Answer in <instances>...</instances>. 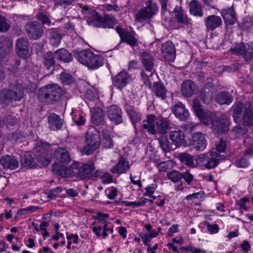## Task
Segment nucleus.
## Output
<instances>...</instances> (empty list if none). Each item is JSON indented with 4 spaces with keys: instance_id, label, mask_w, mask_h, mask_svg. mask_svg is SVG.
Masks as SVG:
<instances>
[{
    "instance_id": "nucleus-1",
    "label": "nucleus",
    "mask_w": 253,
    "mask_h": 253,
    "mask_svg": "<svg viewBox=\"0 0 253 253\" xmlns=\"http://www.w3.org/2000/svg\"><path fill=\"white\" fill-rule=\"evenodd\" d=\"M79 6L81 13L86 18V22L89 25L103 28H112L116 23V19L112 16L106 15L102 17L88 5L80 3Z\"/></svg>"
},
{
    "instance_id": "nucleus-2",
    "label": "nucleus",
    "mask_w": 253,
    "mask_h": 253,
    "mask_svg": "<svg viewBox=\"0 0 253 253\" xmlns=\"http://www.w3.org/2000/svg\"><path fill=\"white\" fill-rule=\"evenodd\" d=\"M63 94V90L59 85L48 84L40 89L38 91V97L42 102L52 104L58 101Z\"/></svg>"
},
{
    "instance_id": "nucleus-3",
    "label": "nucleus",
    "mask_w": 253,
    "mask_h": 253,
    "mask_svg": "<svg viewBox=\"0 0 253 253\" xmlns=\"http://www.w3.org/2000/svg\"><path fill=\"white\" fill-rule=\"evenodd\" d=\"M77 60L88 69L94 70L103 65L102 57L94 54L90 50H83L74 52Z\"/></svg>"
},
{
    "instance_id": "nucleus-4",
    "label": "nucleus",
    "mask_w": 253,
    "mask_h": 253,
    "mask_svg": "<svg viewBox=\"0 0 253 253\" xmlns=\"http://www.w3.org/2000/svg\"><path fill=\"white\" fill-rule=\"evenodd\" d=\"M221 156L216 151H211L207 154L202 155L195 159L197 164L207 169L215 168L219 163Z\"/></svg>"
},
{
    "instance_id": "nucleus-5",
    "label": "nucleus",
    "mask_w": 253,
    "mask_h": 253,
    "mask_svg": "<svg viewBox=\"0 0 253 253\" xmlns=\"http://www.w3.org/2000/svg\"><path fill=\"white\" fill-rule=\"evenodd\" d=\"M24 89L21 84L15 85L12 89L3 90L0 94V103L7 104L11 100H19L23 96Z\"/></svg>"
},
{
    "instance_id": "nucleus-6",
    "label": "nucleus",
    "mask_w": 253,
    "mask_h": 253,
    "mask_svg": "<svg viewBox=\"0 0 253 253\" xmlns=\"http://www.w3.org/2000/svg\"><path fill=\"white\" fill-rule=\"evenodd\" d=\"M78 162H74L69 167L54 163L52 165V169L54 173L62 177L74 176L78 178Z\"/></svg>"
},
{
    "instance_id": "nucleus-7",
    "label": "nucleus",
    "mask_w": 253,
    "mask_h": 253,
    "mask_svg": "<svg viewBox=\"0 0 253 253\" xmlns=\"http://www.w3.org/2000/svg\"><path fill=\"white\" fill-rule=\"evenodd\" d=\"M78 169V178L80 179H93L102 173L100 170L93 172L94 165L91 162L81 165L79 163Z\"/></svg>"
},
{
    "instance_id": "nucleus-8",
    "label": "nucleus",
    "mask_w": 253,
    "mask_h": 253,
    "mask_svg": "<svg viewBox=\"0 0 253 253\" xmlns=\"http://www.w3.org/2000/svg\"><path fill=\"white\" fill-rule=\"evenodd\" d=\"M158 7L151 0L146 2V6L141 9L135 15V18L138 22H143L151 19L157 12Z\"/></svg>"
},
{
    "instance_id": "nucleus-9",
    "label": "nucleus",
    "mask_w": 253,
    "mask_h": 253,
    "mask_svg": "<svg viewBox=\"0 0 253 253\" xmlns=\"http://www.w3.org/2000/svg\"><path fill=\"white\" fill-rule=\"evenodd\" d=\"M25 29L28 37L32 40H38L43 35L42 26L38 21L28 23L25 25Z\"/></svg>"
},
{
    "instance_id": "nucleus-10",
    "label": "nucleus",
    "mask_w": 253,
    "mask_h": 253,
    "mask_svg": "<svg viewBox=\"0 0 253 253\" xmlns=\"http://www.w3.org/2000/svg\"><path fill=\"white\" fill-rule=\"evenodd\" d=\"M230 119L226 114H222L217 117L211 126V128L215 131L226 132L229 129Z\"/></svg>"
},
{
    "instance_id": "nucleus-11",
    "label": "nucleus",
    "mask_w": 253,
    "mask_h": 253,
    "mask_svg": "<svg viewBox=\"0 0 253 253\" xmlns=\"http://www.w3.org/2000/svg\"><path fill=\"white\" fill-rule=\"evenodd\" d=\"M161 53L164 59L169 62H172L176 56L175 48L171 42L167 41L164 43L161 47Z\"/></svg>"
},
{
    "instance_id": "nucleus-12",
    "label": "nucleus",
    "mask_w": 253,
    "mask_h": 253,
    "mask_svg": "<svg viewBox=\"0 0 253 253\" xmlns=\"http://www.w3.org/2000/svg\"><path fill=\"white\" fill-rule=\"evenodd\" d=\"M107 115L109 120L116 125L123 122L122 111L121 108L117 105L110 106L107 110Z\"/></svg>"
},
{
    "instance_id": "nucleus-13",
    "label": "nucleus",
    "mask_w": 253,
    "mask_h": 253,
    "mask_svg": "<svg viewBox=\"0 0 253 253\" xmlns=\"http://www.w3.org/2000/svg\"><path fill=\"white\" fill-rule=\"evenodd\" d=\"M191 145L197 150H204L207 146L205 134L200 132L194 133L192 136Z\"/></svg>"
},
{
    "instance_id": "nucleus-14",
    "label": "nucleus",
    "mask_w": 253,
    "mask_h": 253,
    "mask_svg": "<svg viewBox=\"0 0 253 253\" xmlns=\"http://www.w3.org/2000/svg\"><path fill=\"white\" fill-rule=\"evenodd\" d=\"M131 81V77L126 71H122L113 79V84L118 88L122 89Z\"/></svg>"
},
{
    "instance_id": "nucleus-15",
    "label": "nucleus",
    "mask_w": 253,
    "mask_h": 253,
    "mask_svg": "<svg viewBox=\"0 0 253 253\" xmlns=\"http://www.w3.org/2000/svg\"><path fill=\"white\" fill-rule=\"evenodd\" d=\"M16 53L21 58H26L29 56L28 42L26 39H18L16 43Z\"/></svg>"
},
{
    "instance_id": "nucleus-16",
    "label": "nucleus",
    "mask_w": 253,
    "mask_h": 253,
    "mask_svg": "<svg viewBox=\"0 0 253 253\" xmlns=\"http://www.w3.org/2000/svg\"><path fill=\"white\" fill-rule=\"evenodd\" d=\"M205 24L207 31H213L222 25V21L220 17L211 15L205 18Z\"/></svg>"
},
{
    "instance_id": "nucleus-17",
    "label": "nucleus",
    "mask_w": 253,
    "mask_h": 253,
    "mask_svg": "<svg viewBox=\"0 0 253 253\" xmlns=\"http://www.w3.org/2000/svg\"><path fill=\"white\" fill-rule=\"evenodd\" d=\"M214 93V88L213 84H207L201 91V99L203 103L208 104L212 101Z\"/></svg>"
},
{
    "instance_id": "nucleus-18",
    "label": "nucleus",
    "mask_w": 253,
    "mask_h": 253,
    "mask_svg": "<svg viewBox=\"0 0 253 253\" xmlns=\"http://www.w3.org/2000/svg\"><path fill=\"white\" fill-rule=\"evenodd\" d=\"M49 128L50 130H58L61 129L64 120L55 113H51L47 117Z\"/></svg>"
},
{
    "instance_id": "nucleus-19",
    "label": "nucleus",
    "mask_w": 253,
    "mask_h": 253,
    "mask_svg": "<svg viewBox=\"0 0 253 253\" xmlns=\"http://www.w3.org/2000/svg\"><path fill=\"white\" fill-rule=\"evenodd\" d=\"M12 42L7 37H0V56L6 57L12 51Z\"/></svg>"
},
{
    "instance_id": "nucleus-20",
    "label": "nucleus",
    "mask_w": 253,
    "mask_h": 253,
    "mask_svg": "<svg viewBox=\"0 0 253 253\" xmlns=\"http://www.w3.org/2000/svg\"><path fill=\"white\" fill-rule=\"evenodd\" d=\"M0 163L5 169H15L19 166V162L14 156L6 155L0 159Z\"/></svg>"
},
{
    "instance_id": "nucleus-21",
    "label": "nucleus",
    "mask_w": 253,
    "mask_h": 253,
    "mask_svg": "<svg viewBox=\"0 0 253 253\" xmlns=\"http://www.w3.org/2000/svg\"><path fill=\"white\" fill-rule=\"evenodd\" d=\"M116 30L123 42H126L132 47L137 45V40L129 32L119 27L116 28Z\"/></svg>"
},
{
    "instance_id": "nucleus-22",
    "label": "nucleus",
    "mask_w": 253,
    "mask_h": 253,
    "mask_svg": "<svg viewBox=\"0 0 253 253\" xmlns=\"http://www.w3.org/2000/svg\"><path fill=\"white\" fill-rule=\"evenodd\" d=\"M172 111L175 116L181 121L187 120L189 116L188 111L181 102L175 104L173 106Z\"/></svg>"
},
{
    "instance_id": "nucleus-23",
    "label": "nucleus",
    "mask_w": 253,
    "mask_h": 253,
    "mask_svg": "<svg viewBox=\"0 0 253 253\" xmlns=\"http://www.w3.org/2000/svg\"><path fill=\"white\" fill-rule=\"evenodd\" d=\"M141 62L146 71L152 72L154 69V60L152 56L147 52H143L141 54Z\"/></svg>"
},
{
    "instance_id": "nucleus-24",
    "label": "nucleus",
    "mask_w": 253,
    "mask_h": 253,
    "mask_svg": "<svg viewBox=\"0 0 253 253\" xmlns=\"http://www.w3.org/2000/svg\"><path fill=\"white\" fill-rule=\"evenodd\" d=\"M196 88V84L191 80H186L181 86V92L185 97L191 96Z\"/></svg>"
},
{
    "instance_id": "nucleus-25",
    "label": "nucleus",
    "mask_w": 253,
    "mask_h": 253,
    "mask_svg": "<svg viewBox=\"0 0 253 253\" xmlns=\"http://www.w3.org/2000/svg\"><path fill=\"white\" fill-rule=\"evenodd\" d=\"M129 168L128 162L124 158H121L117 165L111 169L113 173L121 174L125 173Z\"/></svg>"
},
{
    "instance_id": "nucleus-26",
    "label": "nucleus",
    "mask_w": 253,
    "mask_h": 253,
    "mask_svg": "<svg viewBox=\"0 0 253 253\" xmlns=\"http://www.w3.org/2000/svg\"><path fill=\"white\" fill-rule=\"evenodd\" d=\"M85 140L86 144H100L98 131L94 127H89L86 133Z\"/></svg>"
},
{
    "instance_id": "nucleus-27",
    "label": "nucleus",
    "mask_w": 253,
    "mask_h": 253,
    "mask_svg": "<svg viewBox=\"0 0 253 253\" xmlns=\"http://www.w3.org/2000/svg\"><path fill=\"white\" fill-rule=\"evenodd\" d=\"M156 117L153 115H149L147 116V119L143 121L142 127L147 129L149 133L152 134L156 133L155 128Z\"/></svg>"
},
{
    "instance_id": "nucleus-28",
    "label": "nucleus",
    "mask_w": 253,
    "mask_h": 253,
    "mask_svg": "<svg viewBox=\"0 0 253 253\" xmlns=\"http://www.w3.org/2000/svg\"><path fill=\"white\" fill-rule=\"evenodd\" d=\"M54 155L55 158L59 162L68 164L71 161L68 152L64 148L60 147L56 149Z\"/></svg>"
},
{
    "instance_id": "nucleus-29",
    "label": "nucleus",
    "mask_w": 253,
    "mask_h": 253,
    "mask_svg": "<svg viewBox=\"0 0 253 253\" xmlns=\"http://www.w3.org/2000/svg\"><path fill=\"white\" fill-rule=\"evenodd\" d=\"M221 13L226 25H233L237 21V17L233 8L223 10Z\"/></svg>"
},
{
    "instance_id": "nucleus-30",
    "label": "nucleus",
    "mask_w": 253,
    "mask_h": 253,
    "mask_svg": "<svg viewBox=\"0 0 253 253\" xmlns=\"http://www.w3.org/2000/svg\"><path fill=\"white\" fill-rule=\"evenodd\" d=\"M243 120L246 125L253 124V106L250 102L247 104L245 107Z\"/></svg>"
},
{
    "instance_id": "nucleus-31",
    "label": "nucleus",
    "mask_w": 253,
    "mask_h": 253,
    "mask_svg": "<svg viewBox=\"0 0 253 253\" xmlns=\"http://www.w3.org/2000/svg\"><path fill=\"white\" fill-rule=\"evenodd\" d=\"M189 11L195 16L202 17L204 15L202 4L196 0H193L190 2Z\"/></svg>"
},
{
    "instance_id": "nucleus-32",
    "label": "nucleus",
    "mask_w": 253,
    "mask_h": 253,
    "mask_svg": "<svg viewBox=\"0 0 253 253\" xmlns=\"http://www.w3.org/2000/svg\"><path fill=\"white\" fill-rule=\"evenodd\" d=\"M156 132L158 131L163 134L166 133L168 130L169 129V122L167 119L163 117H160L156 121Z\"/></svg>"
},
{
    "instance_id": "nucleus-33",
    "label": "nucleus",
    "mask_w": 253,
    "mask_h": 253,
    "mask_svg": "<svg viewBox=\"0 0 253 253\" xmlns=\"http://www.w3.org/2000/svg\"><path fill=\"white\" fill-rule=\"evenodd\" d=\"M216 101L220 105H229L233 101V97L229 92L222 91L217 95Z\"/></svg>"
},
{
    "instance_id": "nucleus-34",
    "label": "nucleus",
    "mask_w": 253,
    "mask_h": 253,
    "mask_svg": "<svg viewBox=\"0 0 253 253\" xmlns=\"http://www.w3.org/2000/svg\"><path fill=\"white\" fill-rule=\"evenodd\" d=\"M152 92L158 97L165 99L166 97L167 90L163 84L160 83H155L152 88Z\"/></svg>"
},
{
    "instance_id": "nucleus-35",
    "label": "nucleus",
    "mask_w": 253,
    "mask_h": 253,
    "mask_svg": "<svg viewBox=\"0 0 253 253\" xmlns=\"http://www.w3.org/2000/svg\"><path fill=\"white\" fill-rule=\"evenodd\" d=\"M54 57L64 62H69L72 60V55L67 50L62 48L54 53Z\"/></svg>"
},
{
    "instance_id": "nucleus-36",
    "label": "nucleus",
    "mask_w": 253,
    "mask_h": 253,
    "mask_svg": "<svg viewBox=\"0 0 253 253\" xmlns=\"http://www.w3.org/2000/svg\"><path fill=\"white\" fill-rule=\"evenodd\" d=\"M126 110L133 124L138 123L141 120V115L135 110L134 106L126 104Z\"/></svg>"
},
{
    "instance_id": "nucleus-37",
    "label": "nucleus",
    "mask_w": 253,
    "mask_h": 253,
    "mask_svg": "<svg viewBox=\"0 0 253 253\" xmlns=\"http://www.w3.org/2000/svg\"><path fill=\"white\" fill-rule=\"evenodd\" d=\"M184 133L180 130L172 131L169 133V138L176 145L179 146L184 139Z\"/></svg>"
},
{
    "instance_id": "nucleus-38",
    "label": "nucleus",
    "mask_w": 253,
    "mask_h": 253,
    "mask_svg": "<svg viewBox=\"0 0 253 253\" xmlns=\"http://www.w3.org/2000/svg\"><path fill=\"white\" fill-rule=\"evenodd\" d=\"M178 158L180 162L190 168L195 167L194 157L189 154L184 152L179 154Z\"/></svg>"
},
{
    "instance_id": "nucleus-39",
    "label": "nucleus",
    "mask_w": 253,
    "mask_h": 253,
    "mask_svg": "<svg viewBox=\"0 0 253 253\" xmlns=\"http://www.w3.org/2000/svg\"><path fill=\"white\" fill-rule=\"evenodd\" d=\"M174 12L178 22L184 24H189V20L181 7H176L174 9Z\"/></svg>"
},
{
    "instance_id": "nucleus-40",
    "label": "nucleus",
    "mask_w": 253,
    "mask_h": 253,
    "mask_svg": "<svg viewBox=\"0 0 253 253\" xmlns=\"http://www.w3.org/2000/svg\"><path fill=\"white\" fill-rule=\"evenodd\" d=\"M103 120L102 110L99 108H94L92 111L91 121L95 126H99L101 124Z\"/></svg>"
},
{
    "instance_id": "nucleus-41",
    "label": "nucleus",
    "mask_w": 253,
    "mask_h": 253,
    "mask_svg": "<svg viewBox=\"0 0 253 253\" xmlns=\"http://www.w3.org/2000/svg\"><path fill=\"white\" fill-rule=\"evenodd\" d=\"M21 164L22 167L27 168H33L35 167L34 159L28 152L25 153L22 157Z\"/></svg>"
},
{
    "instance_id": "nucleus-42",
    "label": "nucleus",
    "mask_w": 253,
    "mask_h": 253,
    "mask_svg": "<svg viewBox=\"0 0 253 253\" xmlns=\"http://www.w3.org/2000/svg\"><path fill=\"white\" fill-rule=\"evenodd\" d=\"M244 108V104L241 102L235 103L233 106V117L235 122H238L241 116Z\"/></svg>"
},
{
    "instance_id": "nucleus-43",
    "label": "nucleus",
    "mask_w": 253,
    "mask_h": 253,
    "mask_svg": "<svg viewBox=\"0 0 253 253\" xmlns=\"http://www.w3.org/2000/svg\"><path fill=\"white\" fill-rule=\"evenodd\" d=\"M62 35L57 30H52L49 31L50 43L53 46H57L60 42Z\"/></svg>"
},
{
    "instance_id": "nucleus-44",
    "label": "nucleus",
    "mask_w": 253,
    "mask_h": 253,
    "mask_svg": "<svg viewBox=\"0 0 253 253\" xmlns=\"http://www.w3.org/2000/svg\"><path fill=\"white\" fill-rule=\"evenodd\" d=\"M44 66L47 70H49L54 64V59L51 52H48L44 55L43 60Z\"/></svg>"
},
{
    "instance_id": "nucleus-45",
    "label": "nucleus",
    "mask_w": 253,
    "mask_h": 253,
    "mask_svg": "<svg viewBox=\"0 0 253 253\" xmlns=\"http://www.w3.org/2000/svg\"><path fill=\"white\" fill-rule=\"evenodd\" d=\"M17 123V120L11 116H5L3 119V126H6L9 129H13Z\"/></svg>"
},
{
    "instance_id": "nucleus-46",
    "label": "nucleus",
    "mask_w": 253,
    "mask_h": 253,
    "mask_svg": "<svg viewBox=\"0 0 253 253\" xmlns=\"http://www.w3.org/2000/svg\"><path fill=\"white\" fill-rule=\"evenodd\" d=\"M100 143H95V144H86L82 150V153L85 155H90L94 152L99 147Z\"/></svg>"
},
{
    "instance_id": "nucleus-47",
    "label": "nucleus",
    "mask_w": 253,
    "mask_h": 253,
    "mask_svg": "<svg viewBox=\"0 0 253 253\" xmlns=\"http://www.w3.org/2000/svg\"><path fill=\"white\" fill-rule=\"evenodd\" d=\"M203 122L207 125H211L212 126L213 122L216 119L215 114L212 112H207L205 115L203 116Z\"/></svg>"
},
{
    "instance_id": "nucleus-48",
    "label": "nucleus",
    "mask_w": 253,
    "mask_h": 253,
    "mask_svg": "<svg viewBox=\"0 0 253 253\" xmlns=\"http://www.w3.org/2000/svg\"><path fill=\"white\" fill-rule=\"evenodd\" d=\"M173 164L170 161H167L160 163L157 165L158 169L160 172H167L168 170L172 169Z\"/></svg>"
},
{
    "instance_id": "nucleus-49",
    "label": "nucleus",
    "mask_w": 253,
    "mask_h": 253,
    "mask_svg": "<svg viewBox=\"0 0 253 253\" xmlns=\"http://www.w3.org/2000/svg\"><path fill=\"white\" fill-rule=\"evenodd\" d=\"M159 143L160 147L164 152H168L169 150V144L168 138L164 136H161L159 138Z\"/></svg>"
},
{
    "instance_id": "nucleus-50",
    "label": "nucleus",
    "mask_w": 253,
    "mask_h": 253,
    "mask_svg": "<svg viewBox=\"0 0 253 253\" xmlns=\"http://www.w3.org/2000/svg\"><path fill=\"white\" fill-rule=\"evenodd\" d=\"M192 106L197 115L200 117H203L204 112L202 110L200 102L198 99L193 100Z\"/></svg>"
},
{
    "instance_id": "nucleus-51",
    "label": "nucleus",
    "mask_w": 253,
    "mask_h": 253,
    "mask_svg": "<svg viewBox=\"0 0 253 253\" xmlns=\"http://www.w3.org/2000/svg\"><path fill=\"white\" fill-rule=\"evenodd\" d=\"M167 176L173 182H178L182 177V173L176 170H172L168 172Z\"/></svg>"
},
{
    "instance_id": "nucleus-52",
    "label": "nucleus",
    "mask_w": 253,
    "mask_h": 253,
    "mask_svg": "<svg viewBox=\"0 0 253 253\" xmlns=\"http://www.w3.org/2000/svg\"><path fill=\"white\" fill-rule=\"evenodd\" d=\"M10 28V25L7 22L6 18L0 15V32H6Z\"/></svg>"
},
{
    "instance_id": "nucleus-53",
    "label": "nucleus",
    "mask_w": 253,
    "mask_h": 253,
    "mask_svg": "<svg viewBox=\"0 0 253 253\" xmlns=\"http://www.w3.org/2000/svg\"><path fill=\"white\" fill-rule=\"evenodd\" d=\"M49 144L46 143H41L37 146L35 150L37 152H41L42 154L43 153L44 158H45L46 154L48 152L47 149L49 148Z\"/></svg>"
},
{
    "instance_id": "nucleus-54",
    "label": "nucleus",
    "mask_w": 253,
    "mask_h": 253,
    "mask_svg": "<svg viewBox=\"0 0 253 253\" xmlns=\"http://www.w3.org/2000/svg\"><path fill=\"white\" fill-rule=\"evenodd\" d=\"M121 203L122 205L127 207H136L143 206L145 201L144 200H139L135 202H127L126 201H122Z\"/></svg>"
},
{
    "instance_id": "nucleus-55",
    "label": "nucleus",
    "mask_w": 253,
    "mask_h": 253,
    "mask_svg": "<svg viewBox=\"0 0 253 253\" xmlns=\"http://www.w3.org/2000/svg\"><path fill=\"white\" fill-rule=\"evenodd\" d=\"M60 79L62 82L65 84H69L72 83V76L66 73H62L60 75Z\"/></svg>"
},
{
    "instance_id": "nucleus-56",
    "label": "nucleus",
    "mask_w": 253,
    "mask_h": 253,
    "mask_svg": "<svg viewBox=\"0 0 253 253\" xmlns=\"http://www.w3.org/2000/svg\"><path fill=\"white\" fill-rule=\"evenodd\" d=\"M102 173L98 175V177H100L102 182L104 184L111 183L113 181V177L112 175L107 172H104L101 171Z\"/></svg>"
},
{
    "instance_id": "nucleus-57",
    "label": "nucleus",
    "mask_w": 253,
    "mask_h": 253,
    "mask_svg": "<svg viewBox=\"0 0 253 253\" xmlns=\"http://www.w3.org/2000/svg\"><path fill=\"white\" fill-rule=\"evenodd\" d=\"M249 199L247 197L242 198L237 202V209L240 210L247 211L248 210V208L246 206V203L249 202Z\"/></svg>"
},
{
    "instance_id": "nucleus-58",
    "label": "nucleus",
    "mask_w": 253,
    "mask_h": 253,
    "mask_svg": "<svg viewBox=\"0 0 253 253\" xmlns=\"http://www.w3.org/2000/svg\"><path fill=\"white\" fill-rule=\"evenodd\" d=\"M38 18L43 25L45 24L48 26L51 25V22L49 17L43 13H40L38 14Z\"/></svg>"
},
{
    "instance_id": "nucleus-59",
    "label": "nucleus",
    "mask_w": 253,
    "mask_h": 253,
    "mask_svg": "<svg viewBox=\"0 0 253 253\" xmlns=\"http://www.w3.org/2000/svg\"><path fill=\"white\" fill-rule=\"evenodd\" d=\"M233 130L238 135H243L247 132V128L245 126L239 125L233 128Z\"/></svg>"
},
{
    "instance_id": "nucleus-60",
    "label": "nucleus",
    "mask_w": 253,
    "mask_h": 253,
    "mask_svg": "<svg viewBox=\"0 0 253 253\" xmlns=\"http://www.w3.org/2000/svg\"><path fill=\"white\" fill-rule=\"evenodd\" d=\"M73 2V0H55V5L61 6L64 8L70 5Z\"/></svg>"
},
{
    "instance_id": "nucleus-61",
    "label": "nucleus",
    "mask_w": 253,
    "mask_h": 253,
    "mask_svg": "<svg viewBox=\"0 0 253 253\" xmlns=\"http://www.w3.org/2000/svg\"><path fill=\"white\" fill-rule=\"evenodd\" d=\"M234 52L238 54L244 55L246 52V46L244 43L236 45L234 48Z\"/></svg>"
},
{
    "instance_id": "nucleus-62",
    "label": "nucleus",
    "mask_w": 253,
    "mask_h": 253,
    "mask_svg": "<svg viewBox=\"0 0 253 253\" xmlns=\"http://www.w3.org/2000/svg\"><path fill=\"white\" fill-rule=\"evenodd\" d=\"M157 185L155 183H153L150 185H148L145 188V192L144 194V195H150L154 193L156 188Z\"/></svg>"
},
{
    "instance_id": "nucleus-63",
    "label": "nucleus",
    "mask_w": 253,
    "mask_h": 253,
    "mask_svg": "<svg viewBox=\"0 0 253 253\" xmlns=\"http://www.w3.org/2000/svg\"><path fill=\"white\" fill-rule=\"evenodd\" d=\"M62 190L60 187H57L51 190L48 195V197L50 199L55 198Z\"/></svg>"
},
{
    "instance_id": "nucleus-64",
    "label": "nucleus",
    "mask_w": 253,
    "mask_h": 253,
    "mask_svg": "<svg viewBox=\"0 0 253 253\" xmlns=\"http://www.w3.org/2000/svg\"><path fill=\"white\" fill-rule=\"evenodd\" d=\"M107 197L110 199H114L117 195V190L114 187H112L107 190Z\"/></svg>"
}]
</instances>
